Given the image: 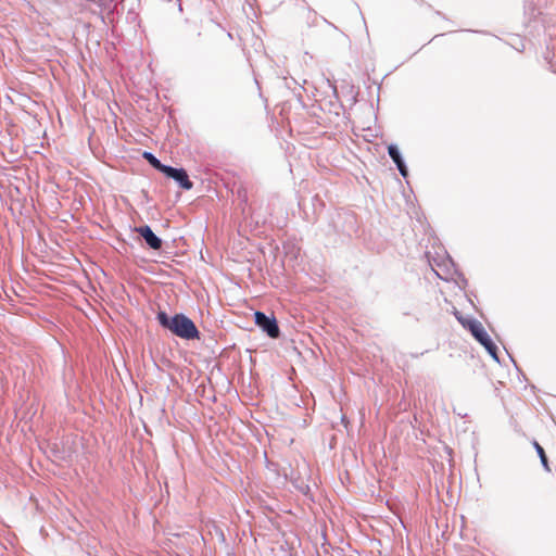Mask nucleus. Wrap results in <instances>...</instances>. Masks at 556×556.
<instances>
[{"instance_id":"5","label":"nucleus","mask_w":556,"mask_h":556,"mask_svg":"<svg viewBox=\"0 0 556 556\" xmlns=\"http://www.w3.org/2000/svg\"><path fill=\"white\" fill-rule=\"evenodd\" d=\"M123 2L124 0H98L101 11L105 13L102 21L113 24L124 9Z\"/></svg>"},{"instance_id":"16","label":"nucleus","mask_w":556,"mask_h":556,"mask_svg":"<svg viewBox=\"0 0 556 556\" xmlns=\"http://www.w3.org/2000/svg\"><path fill=\"white\" fill-rule=\"evenodd\" d=\"M228 556H233V554H228Z\"/></svg>"},{"instance_id":"1","label":"nucleus","mask_w":556,"mask_h":556,"mask_svg":"<svg viewBox=\"0 0 556 556\" xmlns=\"http://www.w3.org/2000/svg\"><path fill=\"white\" fill-rule=\"evenodd\" d=\"M156 320L162 328L169 330L180 339L200 340L201 338V332L194 321L182 313H176L169 316L166 312L160 311L156 314Z\"/></svg>"},{"instance_id":"4","label":"nucleus","mask_w":556,"mask_h":556,"mask_svg":"<svg viewBox=\"0 0 556 556\" xmlns=\"http://www.w3.org/2000/svg\"><path fill=\"white\" fill-rule=\"evenodd\" d=\"M161 173L165 177L173 179L184 190H191L193 188V182L190 180L187 170L182 167H173L165 164Z\"/></svg>"},{"instance_id":"8","label":"nucleus","mask_w":556,"mask_h":556,"mask_svg":"<svg viewBox=\"0 0 556 556\" xmlns=\"http://www.w3.org/2000/svg\"><path fill=\"white\" fill-rule=\"evenodd\" d=\"M142 157L156 170L160 173L163 170L165 164H163L152 152L144 151L142 153Z\"/></svg>"},{"instance_id":"13","label":"nucleus","mask_w":556,"mask_h":556,"mask_svg":"<svg viewBox=\"0 0 556 556\" xmlns=\"http://www.w3.org/2000/svg\"><path fill=\"white\" fill-rule=\"evenodd\" d=\"M460 279H462L464 285H467V279L464 277V275H460Z\"/></svg>"},{"instance_id":"12","label":"nucleus","mask_w":556,"mask_h":556,"mask_svg":"<svg viewBox=\"0 0 556 556\" xmlns=\"http://www.w3.org/2000/svg\"><path fill=\"white\" fill-rule=\"evenodd\" d=\"M238 194H239V197H241V198H242V200L247 203V201H248L247 192H245V191H243V193H241V190H239V191H238Z\"/></svg>"},{"instance_id":"14","label":"nucleus","mask_w":556,"mask_h":556,"mask_svg":"<svg viewBox=\"0 0 556 556\" xmlns=\"http://www.w3.org/2000/svg\"><path fill=\"white\" fill-rule=\"evenodd\" d=\"M324 22L331 25L334 29H338L334 25H332L331 23L328 22V20L324 18Z\"/></svg>"},{"instance_id":"7","label":"nucleus","mask_w":556,"mask_h":556,"mask_svg":"<svg viewBox=\"0 0 556 556\" xmlns=\"http://www.w3.org/2000/svg\"><path fill=\"white\" fill-rule=\"evenodd\" d=\"M388 154L395 164L401 176L403 178H406L408 176V168L399 147L395 143H391L388 146Z\"/></svg>"},{"instance_id":"2","label":"nucleus","mask_w":556,"mask_h":556,"mask_svg":"<svg viewBox=\"0 0 556 556\" xmlns=\"http://www.w3.org/2000/svg\"><path fill=\"white\" fill-rule=\"evenodd\" d=\"M469 326V332L475 338L477 342H479L485 351L489 353V355L500 364V356H498V348L494 343V341L491 339L484 327L481 323H468Z\"/></svg>"},{"instance_id":"9","label":"nucleus","mask_w":556,"mask_h":556,"mask_svg":"<svg viewBox=\"0 0 556 556\" xmlns=\"http://www.w3.org/2000/svg\"><path fill=\"white\" fill-rule=\"evenodd\" d=\"M533 446L536 451V454L541 460V464L543 466V468L547 471V472H551V468H549V465H548V459H547V456L545 454V451L544 448L536 442V441H533Z\"/></svg>"},{"instance_id":"10","label":"nucleus","mask_w":556,"mask_h":556,"mask_svg":"<svg viewBox=\"0 0 556 556\" xmlns=\"http://www.w3.org/2000/svg\"><path fill=\"white\" fill-rule=\"evenodd\" d=\"M456 319L458 320V323L469 331V326H468V323H480L479 320L475 319V318H466L464 317L459 312H455L454 313Z\"/></svg>"},{"instance_id":"3","label":"nucleus","mask_w":556,"mask_h":556,"mask_svg":"<svg viewBox=\"0 0 556 556\" xmlns=\"http://www.w3.org/2000/svg\"><path fill=\"white\" fill-rule=\"evenodd\" d=\"M254 323L269 338L277 339L280 336L278 321L274 315L269 316L264 312L256 311L254 313Z\"/></svg>"},{"instance_id":"15","label":"nucleus","mask_w":556,"mask_h":556,"mask_svg":"<svg viewBox=\"0 0 556 556\" xmlns=\"http://www.w3.org/2000/svg\"><path fill=\"white\" fill-rule=\"evenodd\" d=\"M511 363H514L515 366H517L515 359L510 356ZM518 369V367H516Z\"/></svg>"},{"instance_id":"6","label":"nucleus","mask_w":556,"mask_h":556,"mask_svg":"<svg viewBox=\"0 0 556 556\" xmlns=\"http://www.w3.org/2000/svg\"><path fill=\"white\" fill-rule=\"evenodd\" d=\"M136 232L144 240L146 244L152 250H161L163 240L156 236L149 225H142L135 228Z\"/></svg>"},{"instance_id":"11","label":"nucleus","mask_w":556,"mask_h":556,"mask_svg":"<svg viewBox=\"0 0 556 556\" xmlns=\"http://www.w3.org/2000/svg\"><path fill=\"white\" fill-rule=\"evenodd\" d=\"M525 10L526 14L529 13L530 15L535 16L536 9L532 4L526 5Z\"/></svg>"}]
</instances>
